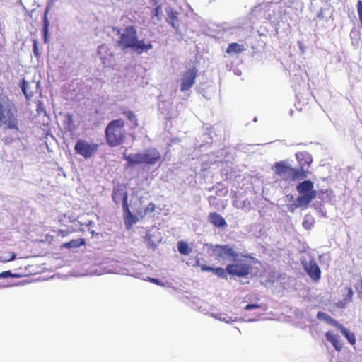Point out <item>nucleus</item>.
<instances>
[{"instance_id":"nucleus-6","label":"nucleus","mask_w":362,"mask_h":362,"mask_svg":"<svg viewBox=\"0 0 362 362\" xmlns=\"http://www.w3.org/2000/svg\"><path fill=\"white\" fill-rule=\"evenodd\" d=\"M252 266L246 262L238 261L227 265L228 274L232 276L245 277L252 272Z\"/></svg>"},{"instance_id":"nucleus-2","label":"nucleus","mask_w":362,"mask_h":362,"mask_svg":"<svg viewBox=\"0 0 362 362\" xmlns=\"http://www.w3.org/2000/svg\"><path fill=\"white\" fill-rule=\"evenodd\" d=\"M296 190L299 194L296 200V206L304 208H307L310 203L320 194L327 192V190H315L314 183L308 180L299 182L296 186Z\"/></svg>"},{"instance_id":"nucleus-32","label":"nucleus","mask_w":362,"mask_h":362,"mask_svg":"<svg viewBox=\"0 0 362 362\" xmlns=\"http://www.w3.org/2000/svg\"><path fill=\"white\" fill-rule=\"evenodd\" d=\"M65 118H66V123L67 127L69 128H71V127L74 124V119H73L72 115H71L70 113H66L65 115Z\"/></svg>"},{"instance_id":"nucleus-40","label":"nucleus","mask_w":362,"mask_h":362,"mask_svg":"<svg viewBox=\"0 0 362 362\" xmlns=\"http://www.w3.org/2000/svg\"><path fill=\"white\" fill-rule=\"evenodd\" d=\"M334 327L340 330L341 333L346 328L341 324H340L338 321H336L333 325Z\"/></svg>"},{"instance_id":"nucleus-9","label":"nucleus","mask_w":362,"mask_h":362,"mask_svg":"<svg viewBox=\"0 0 362 362\" xmlns=\"http://www.w3.org/2000/svg\"><path fill=\"white\" fill-rule=\"evenodd\" d=\"M127 199L128 194L127 192H124L122 196V208L124 215V223L127 229H130L133 224H135L138 221V218L130 211L127 203Z\"/></svg>"},{"instance_id":"nucleus-35","label":"nucleus","mask_w":362,"mask_h":362,"mask_svg":"<svg viewBox=\"0 0 362 362\" xmlns=\"http://www.w3.org/2000/svg\"><path fill=\"white\" fill-rule=\"evenodd\" d=\"M261 305L257 303H252V304H247L244 307V310H250L252 309H256V308H260Z\"/></svg>"},{"instance_id":"nucleus-30","label":"nucleus","mask_w":362,"mask_h":362,"mask_svg":"<svg viewBox=\"0 0 362 362\" xmlns=\"http://www.w3.org/2000/svg\"><path fill=\"white\" fill-rule=\"evenodd\" d=\"M354 288L357 292L358 296L362 300V279L360 277L358 283L354 286Z\"/></svg>"},{"instance_id":"nucleus-18","label":"nucleus","mask_w":362,"mask_h":362,"mask_svg":"<svg viewBox=\"0 0 362 362\" xmlns=\"http://www.w3.org/2000/svg\"><path fill=\"white\" fill-rule=\"evenodd\" d=\"M125 158L130 166L144 164L143 153L130 154L126 156Z\"/></svg>"},{"instance_id":"nucleus-43","label":"nucleus","mask_w":362,"mask_h":362,"mask_svg":"<svg viewBox=\"0 0 362 362\" xmlns=\"http://www.w3.org/2000/svg\"><path fill=\"white\" fill-rule=\"evenodd\" d=\"M122 143V139H117L115 137V143H114V145L115 146H117V145H119Z\"/></svg>"},{"instance_id":"nucleus-13","label":"nucleus","mask_w":362,"mask_h":362,"mask_svg":"<svg viewBox=\"0 0 362 362\" xmlns=\"http://www.w3.org/2000/svg\"><path fill=\"white\" fill-rule=\"evenodd\" d=\"M209 222L217 228H224L227 226V223L223 217L216 212L209 213L208 216Z\"/></svg>"},{"instance_id":"nucleus-26","label":"nucleus","mask_w":362,"mask_h":362,"mask_svg":"<svg viewBox=\"0 0 362 362\" xmlns=\"http://www.w3.org/2000/svg\"><path fill=\"white\" fill-rule=\"evenodd\" d=\"M341 334L346 338L348 341L352 346L356 344V337H355V334L354 332H352L349 331V329H347L346 328H345L343 330V332H341Z\"/></svg>"},{"instance_id":"nucleus-46","label":"nucleus","mask_w":362,"mask_h":362,"mask_svg":"<svg viewBox=\"0 0 362 362\" xmlns=\"http://www.w3.org/2000/svg\"><path fill=\"white\" fill-rule=\"evenodd\" d=\"M259 299L258 297L256 298V300L258 301Z\"/></svg>"},{"instance_id":"nucleus-10","label":"nucleus","mask_w":362,"mask_h":362,"mask_svg":"<svg viewBox=\"0 0 362 362\" xmlns=\"http://www.w3.org/2000/svg\"><path fill=\"white\" fill-rule=\"evenodd\" d=\"M144 164L153 165L161 160L160 153L155 148H149L143 152Z\"/></svg>"},{"instance_id":"nucleus-22","label":"nucleus","mask_w":362,"mask_h":362,"mask_svg":"<svg viewBox=\"0 0 362 362\" xmlns=\"http://www.w3.org/2000/svg\"><path fill=\"white\" fill-rule=\"evenodd\" d=\"M86 244V241L83 238H78L70 240L69 242L64 243L62 245V247H65L68 249L71 248H77L80 246L84 245Z\"/></svg>"},{"instance_id":"nucleus-5","label":"nucleus","mask_w":362,"mask_h":362,"mask_svg":"<svg viewBox=\"0 0 362 362\" xmlns=\"http://www.w3.org/2000/svg\"><path fill=\"white\" fill-rule=\"evenodd\" d=\"M0 122L8 129H18V119L9 105H0Z\"/></svg>"},{"instance_id":"nucleus-27","label":"nucleus","mask_w":362,"mask_h":362,"mask_svg":"<svg viewBox=\"0 0 362 362\" xmlns=\"http://www.w3.org/2000/svg\"><path fill=\"white\" fill-rule=\"evenodd\" d=\"M328 8H321L317 12L316 16L313 18V21L315 22V26H317L320 21L325 19V13L328 11Z\"/></svg>"},{"instance_id":"nucleus-28","label":"nucleus","mask_w":362,"mask_h":362,"mask_svg":"<svg viewBox=\"0 0 362 362\" xmlns=\"http://www.w3.org/2000/svg\"><path fill=\"white\" fill-rule=\"evenodd\" d=\"M111 134H113V121L108 124L105 129V134L107 142L110 146H113V141L111 140Z\"/></svg>"},{"instance_id":"nucleus-3","label":"nucleus","mask_w":362,"mask_h":362,"mask_svg":"<svg viewBox=\"0 0 362 362\" xmlns=\"http://www.w3.org/2000/svg\"><path fill=\"white\" fill-rule=\"evenodd\" d=\"M274 173L286 182L303 180L306 178L308 174L307 170L292 168L286 161L275 163Z\"/></svg>"},{"instance_id":"nucleus-1","label":"nucleus","mask_w":362,"mask_h":362,"mask_svg":"<svg viewBox=\"0 0 362 362\" xmlns=\"http://www.w3.org/2000/svg\"><path fill=\"white\" fill-rule=\"evenodd\" d=\"M118 43L124 49L132 48L137 54L147 52L153 48L151 42L145 44L143 40H138L136 30L133 25L125 28Z\"/></svg>"},{"instance_id":"nucleus-11","label":"nucleus","mask_w":362,"mask_h":362,"mask_svg":"<svg viewBox=\"0 0 362 362\" xmlns=\"http://www.w3.org/2000/svg\"><path fill=\"white\" fill-rule=\"evenodd\" d=\"M304 269L314 281H318L320 279L321 271L315 262L310 261L309 263L305 264Z\"/></svg>"},{"instance_id":"nucleus-41","label":"nucleus","mask_w":362,"mask_h":362,"mask_svg":"<svg viewBox=\"0 0 362 362\" xmlns=\"http://www.w3.org/2000/svg\"><path fill=\"white\" fill-rule=\"evenodd\" d=\"M124 121L122 119H115V127H122Z\"/></svg>"},{"instance_id":"nucleus-15","label":"nucleus","mask_w":362,"mask_h":362,"mask_svg":"<svg viewBox=\"0 0 362 362\" xmlns=\"http://www.w3.org/2000/svg\"><path fill=\"white\" fill-rule=\"evenodd\" d=\"M326 339L329 341L332 346H334V349L337 351H341L343 349V344L341 341L339 337L337 334H334V333L331 332H327L325 334Z\"/></svg>"},{"instance_id":"nucleus-47","label":"nucleus","mask_w":362,"mask_h":362,"mask_svg":"<svg viewBox=\"0 0 362 362\" xmlns=\"http://www.w3.org/2000/svg\"><path fill=\"white\" fill-rule=\"evenodd\" d=\"M216 0H210V2L215 1Z\"/></svg>"},{"instance_id":"nucleus-20","label":"nucleus","mask_w":362,"mask_h":362,"mask_svg":"<svg viewBox=\"0 0 362 362\" xmlns=\"http://www.w3.org/2000/svg\"><path fill=\"white\" fill-rule=\"evenodd\" d=\"M49 7H47L43 16V27H42V33H43V39L44 42L46 43L48 42V32H49V20H48V13H49Z\"/></svg>"},{"instance_id":"nucleus-37","label":"nucleus","mask_w":362,"mask_h":362,"mask_svg":"<svg viewBox=\"0 0 362 362\" xmlns=\"http://www.w3.org/2000/svg\"><path fill=\"white\" fill-rule=\"evenodd\" d=\"M16 255L13 252L8 253V256L4 257V262L12 261L15 259Z\"/></svg>"},{"instance_id":"nucleus-29","label":"nucleus","mask_w":362,"mask_h":362,"mask_svg":"<svg viewBox=\"0 0 362 362\" xmlns=\"http://www.w3.org/2000/svg\"><path fill=\"white\" fill-rule=\"evenodd\" d=\"M33 50L35 57L39 59L41 54L38 47V40L37 39L33 40Z\"/></svg>"},{"instance_id":"nucleus-31","label":"nucleus","mask_w":362,"mask_h":362,"mask_svg":"<svg viewBox=\"0 0 362 362\" xmlns=\"http://www.w3.org/2000/svg\"><path fill=\"white\" fill-rule=\"evenodd\" d=\"M320 315H322L323 316V318L324 320L327 322L329 323V325H334V322L337 321L336 320H334V318H332L331 316L325 314V313H318V316Z\"/></svg>"},{"instance_id":"nucleus-12","label":"nucleus","mask_w":362,"mask_h":362,"mask_svg":"<svg viewBox=\"0 0 362 362\" xmlns=\"http://www.w3.org/2000/svg\"><path fill=\"white\" fill-rule=\"evenodd\" d=\"M296 158L299 163L298 169H303L310 167L313 162L312 156L308 152H298L296 153Z\"/></svg>"},{"instance_id":"nucleus-42","label":"nucleus","mask_w":362,"mask_h":362,"mask_svg":"<svg viewBox=\"0 0 362 362\" xmlns=\"http://www.w3.org/2000/svg\"><path fill=\"white\" fill-rule=\"evenodd\" d=\"M150 281L157 284V285H161L162 284L160 283V280L157 279H154V278H151L150 279Z\"/></svg>"},{"instance_id":"nucleus-21","label":"nucleus","mask_w":362,"mask_h":362,"mask_svg":"<svg viewBox=\"0 0 362 362\" xmlns=\"http://www.w3.org/2000/svg\"><path fill=\"white\" fill-rule=\"evenodd\" d=\"M245 49L243 45L237 42H233L228 45L226 49V53L228 54H239Z\"/></svg>"},{"instance_id":"nucleus-24","label":"nucleus","mask_w":362,"mask_h":362,"mask_svg":"<svg viewBox=\"0 0 362 362\" xmlns=\"http://www.w3.org/2000/svg\"><path fill=\"white\" fill-rule=\"evenodd\" d=\"M28 87H29L28 82L26 81L25 79H23L21 81V88L22 91H23V94L25 95V98L28 100H30L33 96V92L29 91Z\"/></svg>"},{"instance_id":"nucleus-14","label":"nucleus","mask_w":362,"mask_h":362,"mask_svg":"<svg viewBox=\"0 0 362 362\" xmlns=\"http://www.w3.org/2000/svg\"><path fill=\"white\" fill-rule=\"evenodd\" d=\"M200 267L202 271L203 272H210L220 278L227 279V267L226 269H223L222 267L214 268L206 264H201Z\"/></svg>"},{"instance_id":"nucleus-45","label":"nucleus","mask_w":362,"mask_h":362,"mask_svg":"<svg viewBox=\"0 0 362 362\" xmlns=\"http://www.w3.org/2000/svg\"><path fill=\"white\" fill-rule=\"evenodd\" d=\"M211 199H215L216 197H213V196H210L209 198V200L210 201Z\"/></svg>"},{"instance_id":"nucleus-25","label":"nucleus","mask_w":362,"mask_h":362,"mask_svg":"<svg viewBox=\"0 0 362 362\" xmlns=\"http://www.w3.org/2000/svg\"><path fill=\"white\" fill-rule=\"evenodd\" d=\"M122 114L132 123L134 127H136L138 126L136 117L133 112L129 110H124Z\"/></svg>"},{"instance_id":"nucleus-7","label":"nucleus","mask_w":362,"mask_h":362,"mask_svg":"<svg viewBox=\"0 0 362 362\" xmlns=\"http://www.w3.org/2000/svg\"><path fill=\"white\" fill-rule=\"evenodd\" d=\"M211 251L215 259L217 260L232 258L235 260L238 254L229 245H214Z\"/></svg>"},{"instance_id":"nucleus-36","label":"nucleus","mask_w":362,"mask_h":362,"mask_svg":"<svg viewBox=\"0 0 362 362\" xmlns=\"http://www.w3.org/2000/svg\"><path fill=\"white\" fill-rule=\"evenodd\" d=\"M161 13V6L160 5L157 6L153 11V16H156L157 18L160 19V14Z\"/></svg>"},{"instance_id":"nucleus-8","label":"nucleus","mask_w":362,"mask_h":362,"mask_svg":"<svg viewBox=\"0 0 362 362\" xmlns=\"http://www.w3.org/2000/svg\"><path fill=\"white\" fill-rule=\"evenodd\" d=\"M197 77V69L192 67L187 69L183 74L181 78L180 90L186 91L190 89L195 83Z\"/></svg>"},{"instance_id":"nucleus-39","label":"nucleus","mask_w":362,"mask_h":362,"mask_svg":"<svg viewBox=\"0 0 362 362\" xmlns=\"http://www.w3.org/2000/svg\"><path fill=\"white\" fill-rule=\"evenodd\" d=\"M69 233H70L69 231L66 230H59L57 231V235L62 236V237H66L69 234Z\"/></svg>"},{"instance_id":"nucleus-33","label":"nucleus","mask_w":362,"mask_h":362,"mask_svg":"<svg viewBox=\"0 0 362 362\" xmlns=\"http://www.w3.org/2000/svg\"><path fill=\"white\" fill-rule=\"evenodd\" d=\"M357 11H358L360 23L362 25V0H358L357 2Z\"/></svg>"},{"instance_id":"nucleus-17","label":"nucleus","mask_w":362,"mask_h":362,"mask_svg":"<svg viewBox=\"0 0 362 362\" xmlns=\"http://www.w3.org/2000/svg\"><path fill=\"white\" fill-rule=\"evenodd\" d=\"M168 18L167 22L174 28L177 29L180 26L178 19V12L173 11L172 8L167 11Z\"/></svg>"},{"instance_id":"nucleus-19","label":"nucleus","mask_w":362,"mask_h":362,"mask_svg":"<svg viewBox=\"0 0 362 362\" xmlns=\"http://www.w3.org/2000/svg\"><path fill=\"white\" fill-rule=\"evenodd\" d=\"M346 290L347 292L346 296L344 298V299L342 300H339L336 303V305L337 308H344L346 307V305L347 304L351 303L352 300V298H353V295H354L352 288L351 287H346Z\"/></svg>"},{"instance_id":"nucleus-4","label":"nucleus","mask_w":362,"mask_h":362,"mask_svg":"<svg viewBox=\"0 0 362 362\" xmlns=\"http://www.w3.org/2000/svg\"><path fill=\"white\" fill-rule=\"evenodd\" d=\"M99 145L92 141L78 139L74 146L75 153L85 159L94 156L98 151Z\"/></svg>"},{"instance_id":"nucleus-34","label":"nucleus","mask_w":362,"mask_h":362,"mask_svg":"<svg viewBox=\"0 0 362 362\" xmlns=\"http://www.w3.org/2000/svg\"><path fill=\"white\" fill-rule=\"evenodd\" d=\"M155 209L156 205L153 202H151L144 209V214H146L147 213L153 212Z\"/></svg>"},{"instance_id":"nucleus-44","label":"nucleus","mask_w":362,"mask_h":362,"mask_svg":"<svg viewBox=\"0 0 362 362\" xmlns=\"http://www.w3.org/2000/svg\"><path fill=\"white\" fill-rule=\"evenodd\" d=\"M298 45H299V48L300 49V50L302 51V52H304V49H303V43L301 42H298Z\"/></svg>"},{"instance_id":"nucleus-38","label":"nucleus","mask_w":362,"mask_h":362,"mask_svg":"<svg viewBox=\"0 0 362 362\" xmlns=\"http://www.w3.org/2000/svg\"><path fill=\"white\" fill-rule=\"evenodd\" d=\"M11 276H13V274L11 272V271H5L0 274V278L1 279H5Z\"/></svg>"},{"instance_id":"nucleus-16","label":"nucleus","mask_w":362,"mask_h":362,"mask_svg":"<svg viewBox=\"0 0 362 362\" xmlns=\"http://www.w3.org/2000/svg\"><path fill=\"white\" fill-rule=\"evenodd\" d=\"M107 51V47L105 45H102L98 48V53L100 57V60L103 64L105 66H110L111 64L112 60V53L110 52L109 54L106 55V52Z\"/></svg>"},{"instance_id":"nucleus-23","label":"nucleus","mask_w":362,"mask_h":362,"mask_svg":"<svg viewBox=\"0 0 362 362\" xmlns=\"http://www.w3.org/2000/svg\"><path fill=\"white\" fill-rule=\"evenodd\" d=\"M177 249L180 254L185 255H188L192 251V249L189 247L187 243L184 241L178 242Z\"/></svg>"}]
</instances>
